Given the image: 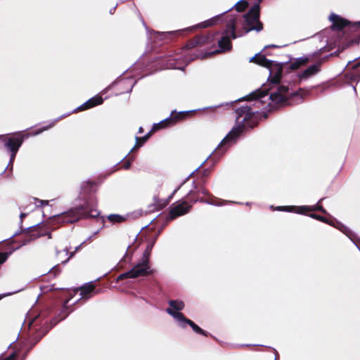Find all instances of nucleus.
Masks as SVG:
<instances>
[{
  "label": "nucleus",
  "mask_w": 360,
  "mask_h": 360,
  "mask_svg": "<svg viewBox=\"0 0 360 360\" xmlns=\"http://www.w3.org/2000/svg\"><path fill=\"white\" fill-rule=\"evenodd\" d=\"M250 62L254 63L269 70L268 84H264L262 88L252 92L244 98L246 101H255L254 105L262 103L260 98L269 94V100L276 107H285L300 103L302 101V96L298 91L290 89L288 86L280 84L283 74V66L266 58V56L257 53L250 58ZM259 105H258V108Z\"/></svg>",
  "instance_id": "1"
},
{
  "label": "nucleus",
  "mask_w": 360,
  "mask_h": 360,
  "mask_svg": "<svg viewBox=\"0 0 360 360\" xmlns=\"http://www.w3.org/2000/svg\"><path fill=\"white\" fill-rule=\"evenodd\" d=\"M235 112L236 114V121L238 125L232 129L219 144L217 148L218 153H224L230 143L235 141L240 136L245 127L253 128L257 124L258 115L256 114L257 111H254L251 106H241L236 108Z\"/></svg>",
  "instance_id": "2"
},
{
  "label": "nucleus",
  "mask_w": 360,
  "mask_h": 360,
  "mask_svg": "<svg viewBox=\"0 0 360 360\" xmlns=\"http://www.w3.org/2000/svg\"><path fill=\"white\" fill-rule=\"evenodd\" d=\"M96 205L92 201H86L84 205L74 207L54 217V220L61 224H72L82 219L96 218L99 212Z\"/></svg>",
  "instance_id": "3"
},
{
  "label": "nucleus",
  "mask_w": 360,
  "mask_h": 360,
  "mask_svg": "<svg viewBox=\"0 0 360 360\" xmlns=\"http://www.w3.org/2000/svg\"><path fill=\"white\" fill-rule=\"evenodd\" d=\"M49 128V127H45L31 133L20 131L12 134L0 135V142L10 152V163L13 164L16 154L25 139H27L30 135H38Z\"/></svg>",
  "instance_id": "4"
},
{
  "label": "nucleus",
  "mask_w": 360,
  "mask_h": 360,
  "mask_svg": "<svg viewBox=\"0 0 360 360\" xmlns=\"http://www.w3.org/2000/svg\"><path fill=\"white\" fill-rule=\"evenodd\" d=\"M153 247V243L148 244L143 252L141 261L136 264L131 270L119 275L117 281H122L126 278H136L140 276H147L151 274L152 271L150 270L149 259Z\"/></svg>",
  "instance_id": "5"
},
{
  "label": "nucleus",
  "mask_w": 360,
  "mask_h": 360,
  "mask_svg": "<svg viewBox=\"0 0 360 360\" xmlns=\"http://www.w3.org/2000/svg\"><path fill=\"white\" fill-rule=\"evenodd\" d=\"M260 6L259 4H255L249 11L243 16V27L245 32L248 33L252 30L259 32L263 30V24L259 20Z\"/></svg>",
  "instance_id": "6"
},
{
  "label": "nucleus",
  "mask_w": 360,
  "mask_h": 360,
  "mask_svg": "<svg viewBox=\"0 0 360 360\" xmlns=\"http://www.w3.org/2000/svg\"><path fill=\"white\" fill-rule=\"evenodd\" d=\"M236 18L231 17L229 20H227L226 29L224 32L225 35L221 37V39L218 41V44L221 49V51L217 50L214 51L215 53L229 51L232 49V43L229 34H231V37L232 39L236 38Z\"/></svg>",
  "instance_id": "7"
},
{
  "label": "nucleus",
  "mask_w": 360,
  "mask_h": 360,
  "mask_svg": "<svg viewBox=\"0 0 360 360\" xmlns=\"http://www.w3.org/2000/svg\"><path fill=\"white\" fill-rule=\"evenodd\" d=\"M323 199H321L319 202L314 206H281L278 207V210L290 212H295L300 214H306L308 215V212H314V211H319L323 214H327L326 210L323 207L321 204V201Z\"/></svg>",
  "instance_id": "8"
},
{
  "label": "nucleus",
  "mask_w": 360,
  "mask_h": 360,
  "mask_svg": "<svg viewBox=\"0 0 360 360\" xmlns=\"http://www.w3.org/2000/svg\"><path fill=\"white\" fill-rule=\"evenodd\" d=\"M166 311L169 315L172 316L174 319H176L179 322H181V327L185 328L186 324L189 325L193 331L198 334L202 335L205 337L208 336V333L205 331L200 327H199L197 324H195L192 320L186 318L184 314L181 312H175L171 309H167Z\"/></svg>",
  "instance_id": "9"
},
{
  "label": "nucleus",
  "mask_w": 360,
  "mask_h": 360,
  "mask_svg": "<svg viewBox=\"0 0 360 360\" xmlns=\"http://www.w3.org/2000/svg\"><path fill=\"white\" fill-rule=\"evenodd\" d=\"M329 19L332 22L331 30L334 31H341L344 29L352 30L360 28V21L351 25L349 21L335 13H332Z\"/></svg>",
  "instance_id": "10"
},
{
  "label": "nucleus",
  "mask_w": 360,
  "mask_h": 360,
  "mask_svg": "<svg viewBox=\"0 0 360 360\" xmlns=\"http://www.w3.org/2000/svg\"><path fill=\"white\" fill-rule=\"evenodd\" d=\"M214 35L215 34H212L211 32L195 35L187 41L184 48L188 50L195 47H200L206 44H210L214 41Z\"/></svg>",
  "instance_id": "11"
},
{
  "label": "nucleus",
  "mask_w": 360,
  "mask_h": 360,
  "mask_svg": "<svg viewBox=\"0 0 360 360\" xmlns=\"http://www.w3.org/2000/svg\"><path fill=\"white\" fill-rule=\"evenodd\" d=\"M192 208L191 205H188L187 201H181L176 205H172L170 207L169 219L173 220L176 218L184 215L190 212Z\"/></svg>",
  "instance_id": "12"
},
{
  "label": "nucleus",
  "mask_w": 360,
  "mask_h": 360,
  "mask_svg": "<svg viewBox=\"0 0 360 360\" xmlns=\"http://www.w3.org/2000/svg\"><path fill=\"white\" fill-rule=\"evenodd\" d=\"M211 199H204L203 198H200L198 192H196V191L191 190L186 196V200L184 201L188 202V205H193V203H195L197 202H202V203H207L212 205H217V206H221L224 203L223 202H215L212 200Z\"/></svg>",
  "instance_id": "13"
},
{
  "label": "nucleus",
  "mask_w": 360,
  "mask_h": 360,
  "mask_svg": "<svg viewBox=\"0 0 360 360\" xmlns=\"http://www.w3.org/2000/svg\"><path fill=\"white\" fill-rule=\"evenodd\" d=\"M95 289L96 286L93 283H88L74 290V293L76 294L78 291H80V299L86 301L96 293Z\"/></svg>",
  "instance_id": "14"
},
{
  "label": "nucleus",
  "mask_w": 360,
  "mask_h": 360,
  "mask_svg": "<svg viewBox=\"0 0 360 360\" xmlns=\"http://www.w3.org/2000/svg\"><path fill=\"white\" fill-rule=\"evenodd\" d=\"M193 114V111L176 112V110H174L171 112L170 116L168 117V119H171L170 123L172 124V126H174L176 123L186 120Z\"/></svg>",
  "instance_id": "15"
},
{
  "label": "nucleus",
  "mask_w": 360,
  "mask_h": 360,
  "mask_svg": "<svg viewBox=\"0 0 360 360\" xmlns=\"http://www.w3.org/2000/svg\"><path fill=\"white\" fill-rule=\"evenodd\" d=\"M328 56H327L328 58ZM326 58H324L317 62L316 64L310 65L306 70H304L300 75L301 79H308L309 77L317 74L321 70V66L323 60Z\"/></svg>",
  "instance_id": "16"
},
{
  "label": "nucleus",
  "mask_w": 360,
  "mask_h": 360,
  "mask_svg": "<svg viewBox=\"0 0 360 360\" xmlns=\"http://www.w3.org/2000/svg\"><path fill=\"white\" fill-rule=\"evenodd\" d=\"M103 102V99L102 96H95L90 99H89L87 101H86L84 103L81 105L77 108L78 111H83L88 109H90L91 108H94L95 106H97L98 105L102 104Z\"/></svg>",
  "instance_id": "17"
},
{
  "label": "nucleus",
  "mask_w": 360,
  "mask_h": 360,
  "mask_svg": "<svg viewBox=\"0 0 360 360\" xmlns=\"http://www.w3.org/2000/svg\"><path fill=\"white\" fill-rule=\"evenodd\" d=\"M176 192V190H174V192L168 197L167 200H161L158 196H155L153 198L154 205L155 207L153 209L150 210V211L152 210H160L165 207L169 202H170L171 199L172 198L174 194Z\"/></svg>",
  "instance_id": "18"
},
{
  "label": "nucleus",
  "mask_w": 360,
  "mask_h": 360,
  "mask_svg": "<svg viewBox=\"0 0 360 360\" xmlns=\"http://www.w3.org/2000/svg\"><path fill=\"white\" fill-rule=\"evenodd\" d=\"M309 62V58L308 57L298 58L291 62L288 68L290 70H298L301 66L307 65Z\"/></svg>",
  "instance_id": "19"
},
{
  "label": "nucleus",
  "mask_w": 360,
  "mask_h": 360,
  "mask_svg": "<svg viewBox=\"0 0 360 360\" xmlns=\"http://www.w3.org/2000/svg\"><path fill=\"white\" fill-rule=\"evenodd\" d=\"M168 304L171 307L170 309L175 312H180L185 307L184 302L179 300H171L168 302Z\"/></svg>",
  "instance_id": "20"
},
{
  "label": "nucleus",
  "mask_w": 360,
  "mask_h": 360,
  "mask_svg": "<svg viewBox=\"0 0 360 360\" xmlns=\"http://www.w3.org/2000/svg\"><path fill=\"white\" fill-rule=\"evenodd\" d=\"M171 119L166 118L165 120L160 122L159 123L154 124L153 126V131L155 132L160 129H165L172 127V124L170 123Z\"/></svg>",
  "instance_id": "21"
},
{
  "label": "nucleus",
  "mask_w": 360,
  "mask_h": 360,
  "mask_svg": "<svg viewBox=\"0 0 360 360\" xmlns=\"http://www.w3.org/2000/svg\"><path fill=\"white\" fill-rule=\"evenodd\" d=\"M308 216H309L310 217L315 219L318 221L326 223L327 224H329L331 226H335L333 219H328L323 216H321V215H319V214H317L315 213H311V214H308Z\"/></svg>",
  "instance_id": "22"
},
{
  "label": "nucleus",
  "mask_w": 360,
  "mask_h": 360,
  "mask_svg": "<svg viewBox=\"0 0 360 360\" xmlns=\"http://www.w3.org/2000/svg\"><path fill=\"white\" fill-rule=\"evenodd\" d=\"M196 192H198V194L199 195L200 194H202L203 195V198L204 199H212V200L213 202H219V200L217 199L214 196H213L207 189H205L204 187H201L200 189H198V191H196Z\"/></svg>",
  "instance_id": "23"
},
{
  "label": "nucleus",
  "mask_w": 360,
  "mask_h": 360,
  "mask_svg": "<svg viewBox=\"0 0 360 360\" xmlns=\"http://www.w3.org/2000/svg\"><path fill=\"white\" fill-rule=\"evenodd\" d=\"M39 227L38 226L30 227L28 229L27 233L29 234V240H34L36 238H40V233H39Z\"/></svg>",
  "instance_id": "24"
},
{
  "label": "nucleus",
  "mask_w": 360,
  "mask_h": 360,
  "mask_svg": "<svg viewBox=\"0 0 360 360\" xmlns=\"http://www.w3.org/2000/svg\"><path fill=\"white\" fill-rule=\"evenodd\" d=\"M109 221L112 224H120L125 221V218L117 214H112L108 217Z\"/></svg>",
  "instance_id": "25"
},
{
  "label": "nucleus",
  "mask_w": 360,
  "mask_h": 360,
  "mask_svg": "<svg viewBox=\"0 0 360 360\" xmlns=\"http://www.w3.org/2000/svg\"><path fill=\"white\" fill-rule=\"evenodd\" d=\"M248 6L249 4L246 0H240L235 4L234 7L237 11L243 12L248 8Z\"/></svg>",
  "instance_id": "26"
},
{
  "label": "nucleus",
  "mask_w": 360,
  "mask_h": 360,
  "mask_svg": "<svg viewBox=\"0 0 360 360\" xmlns=\"http://www.w3.org/2000/svg\"><path fill=\"white\" fill-rule=\"evenodd\" d=\"M70 300V298L67 299L63 304V309H62V310L60 311V314L61 316L60 319H64L65 318H66L67 316L72 311V310L69 311V307L68 306V304Z\"/></svg>",
  "instance_id": "27"
},
{
  "label": "nucleus",
  "mask_w": 360,
  "mask_h": 360,
  "mask_svg": "<svg viewBox=\"0 0 360 360\" xmlns=\"http://www.w3.org/2000/svg\"><path fill=\"white\" fill-rule=\"evenodd\" d=\"M39 227V233L40 237L48 236L49 238H51V233L49 229L46 225H37Z\"/></svg>",
  "instance_id": "28"
},
{
  "label": "nucleus",
  "mask_w": 360,
  "mask_h": 360,
  "mask_svg": "<svg viewBox=\"0 0 360 360\" xmlns=\"http://www.w3.org/2000/svg\"><path fill=\"white\" fill-rule=\"evenodd\" d=\"M135 139H136V143H135L134 146L133 147V148L131 150V151H134L136 149L139 148L140 147L143 146V144L147 141L146 138H144L143 136H142V137L136 136Z\"/></svg>",
  "instance_id": "29"
},
{
  "label": "nucleus",
  "mask_w": 360,
  "mask_h": 360,
  "mask_svg": "<svg viewBox=\"0 0 360 360\" xmlns=\"http://www.w3.org/2000/svg\"><path fill=\"white\" fill-rule=\"evenodd\" d=\"M217 20H218V18H215L210 19L209 20H206V21L202 22V23H200L198 25V27L205 28V27H208L212 26L214 24H216Z\"/></svg>",
  "instance_id": "30"
},
{
  "label": "nucleus",
  "mask_w": 360,
  "mask_h": 360,
  "mask_svg": "<svg viewBox=\"0 0 360 360\" xmlns=\"http://www.w3.org/2000/svg\"><path fill=\"white\" fill-rule=\"evenodd\" d=\"M174 33L171 32H158V38L161 40H170Z\"/></svg>",
  "instance_id": "31"
},
{
  "label": "nucleus",
  "mask_w": 360,
  "mask_h": 360,
  "mask_svg": "<svg viewBox=\"0 0 360 360\" xmlns=\"http://www.w3.org/2000/svg\"><path fill=\"white\" fill-rule=\"evenodd\" d=\"M351 80L355 82V81H360V70H356L355 72H354L352 74V76L350 77Z\"/></svg>",
  "instance_id": "32"
},
{
  "label": "nucleus",
  "mask_w": 360,
  "mask_h": 360,
  "mask_svg": "<svg viewBox=\"0 0 360 360\" xmlns=\"http://www.w3.org/2000/svg\"><path fill=\"white\" fill-rule=\"evenodd\" d=\"M166 65H167V68H175L176 62H175V60H174L173 58H169V59H167V60Z\"/></svg>",
  "instance_id": "33"
},
{
  "label": "nucleus",
  "mask_w": 360,
  "mask_h": 360,
  "mask_svg": "<svg viewBox=\"0 0 360 360\" xmlns=\"http://www.w3.org/2000/svg\"><path fill=\"white\" fill-rule=\"evenodd\" d=\"M79 248H80V245H79L77 248H75V251L70 252L69 257L64 262H63V263L67 262L70 258L73 257V256L75 255V252H77L79 250Z\"/></svg>",
  "instance_id": "34"
},
{
  "label": "nucleus",
  "mask_w": 360,
  "mask_h": 360,
  "mask_svg": "<svg viewBox=\"0 0 360 360\" xmlns=\"http://www.w3.org/2000/svg\"><path fill=\"white\" fill-rule=\"evenodd\" d=\"M155 131H153V129L152 128L149 132H148L145 136H143L144 138L148 141L149 138L155 133Z\"/></svg>",
  "instance_id": "35"
},
{
  "label": "nucleus",
  "mask_w": 360,
  "mask_h": 360,
  "mask_svg": "<svg viewBox=\"0 0 360 360\" xmlns=\"http://www.w3.org/2000/svg\"><path fill=\"white\" fill-rule=\"evenodd\" d=\"M131 162L130 160H127L123 165L124 169H128L131 167Z\"/></svg>",
  "instance_id": "36"
},
{
  "label": "nucleus",
  "mask_w": 360,
  "mask_h": 360,
  "mask_svg": "<svg viewBox=\"0 0 360 360\" xmlns=\"http://www.w3.org/2000/svg\"><path fill=\"white\" fill-rule=\"evenodd\" d=\"M276 47H278V46L276 45H274V44H271V45L266 46L264 47V49H268V48H276Z\"/></svg>",
  "instance_id": "37"
},
{
  "label": "nucleus",
  "mask_w": 360,
  "mask_h": 360,
  "mask_svg": "<svg viewBox=\"0 0 360 360\" xmlns=\"http://www.w3.org/2000/svg\"><path fill=\"white\" fill-rule=\"evenodd\" d=\"M357 37H359L358 39H352V42H356L358 43L360 41V34H357Z\"/></svg>",
  "instance_id": "38"
},
{
  "label": "nucleus",
  "mask_w": 360,
  "mask_h": 360,
  "mask_svg": "<svg viewBox=\"0 0 360 360\" xmlns=\"http://www.w3.org/2000/svg\"><path fill=\"white\" fill-rule=\"evenodd\" d=\"M87 186L89 187L90 189H92L94 187L95 184L94 183H88Z\"/></svg>",
  "instance_id": "39"
},
{
  "label": "nucleus",
  "mask_w": 360,
  "mask_h": 360,
  "mask_svg": "<svg viewBox=\"0 0 360 360\" xmlns=\"http://www.w3.org/2000/svg\"><path fill=\"white\" fill-rule=\"evenodd\" d=\"M27 216V214L26 213H21L20 214V219H21V221H22L23 218H25V217Z\"/></svg>",
  "instance_id": "40"
},
{
  "label": "nucleus",
  "mask_w": 360,
  "mask_h": 360,
  "mask_svg": "<svg viewBox=\"0 0 360 360\" xmlns=\"http://www.w3.org/2000/svg\"><path fill=\"white\" fill-rule=\"evenodd\" d=\"M41 205H48V201L39 200Z\"/></svg>",
  "instance_id": "41"
},
{
  "label": "nucleus",
  "mask_w": 360,
  "mask_h": 360,
  "mask_svg": "<svg viewBox=\"0 0 360 360\" xmlns=\"http://www.w3.org/2000/svg\"><path fill=\"white\" fill-rule=\"evenodd\" d=\"M139 134H142L143 132V128L140 127L138 130Z\"/></svg>",
  "instance_id": "42"
},
{
  "label": "nucleus",
  "mask_w": 360,
  "mask_h": 360,
  "mask_svg": "<svg viewBox=\"0 0 360 360\" xmlns=\"http://www.w3.org/2000/svg\"><path fill=\"white\" fill-rule=\"evenodd\" d=\"M200 56L203 57V56H202V54H198H198H195V57H194V58H193V59H195V58H200Z\"/></svg>",
  "instance_id": "43"
},
{
  "label": "nucleus",
  "mask_w": 360,
  "mask_h": 360,
  "mask_svg": "<svg viewBox=\"0 0 360 360\" xmlns=\"http://www.w3.org/2000/svg\"><path fill=\"white\" fill-rule=\"evenodd\" d=\"M340 225L342 226V229H341V228H339V229H340L342 232H344L343 229H347L344 225H342V224H340Z\"/></svg>",
  "instance_id": "44"
},
{
  "label": "nucleus",
  "mask_w": 360,
  "mask_h": 360,
  "mask_svg": "<svg viewBox=\"0 0 360 360\" xmlns=\"http://www.w3.org/2000/svg\"><path fill=\"white\" fill-rule=\"evenodd\" d=\"M359 67H360V62H359V63H356V64L354 66V68L355 69H357Z\"/></svg>",
  "instance_id": "45"
},
{
  "label": "nucleus",
  "mask_w": 360,
  "mask_h": 360,
  "mask_svg": "<svg viewBox=\"0 0 360 360\" xmlns=\"http://www.w3.org/2000/svg\"><path fill=\"white\" fill-rule=\"evenodd\" d=\"M5 360H13V357L11 356L8 358L6 359Z\"/></svg>",
  "instance_id": "46"
},
{
  "label": "nucleus",
  "mask_w": 360,
  "mask_h": 360,
  "mask_svg": "<svg viewBox=\"0 0 360 360\" xmlns=\"http://www.w3.org/2000/svg\"><path fill=\"white\" fill-rule=\"evenodd\" d=\"M64 251L66 252V255L69 253L68 250L67 248H65Z\"/></svg>",
  "instance_id": "47"
},
{
  "label": "nucleus",
  "mask_w": 360,
  "mask_h": 360,
  "mask_svg": "<svg viewBox=\"0 0 360 360\" xmlns=\"http://www.w3.org/2000/svg\"><path fill=\"white\" fill-rule=\"evenodd\" d=\"M2 297H3V296L0 295V300H1V299H2Z\"/></svg>",
  "instance_id": "48"
}]
</instances>
